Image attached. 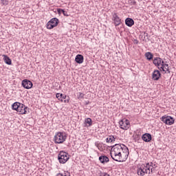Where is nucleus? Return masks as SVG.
<instances>
[{
  "mask_svg": "<svg viewBox=\"0 0 176 176\" xmlns=\"http://www.w3.org/2000/svg\"><path fill=\"white\" fill-rule=\"evenodd\" d=\"M110 155L116 162H126L129 157V148L124 144H115L111 148Z\"/></svg>",
  "mask_w": 176,
  "mask_h": 176,
  "instance_id": "f257e3e1",
  "label": "nucleus"
},
{
  "mask_svg": "<svg viewBox=\"0 0 176 176\" xmlns=\"http://www.w3.org/2000/svg\"><path fill=\"white\" fill-rule=\"evenodd\" d=\"M137 173L138 175L140 176H144L145 174H153V166L149 165V163L146 165H142L138 168Z\"/></svg>",
  "mask_w": 176,
  "mask_h": 176,
  "instance_id": "f03ea898",
  "label": "nucleus"
},
{
  "mask_svg": "<svg viewBox=\"0 0 176 176\" xmlns=\"http://www.w3.org/2000/svg\"><path fill=\"white\" fill-rule=\"evenodd\" d=\"M66 140L67 136L63 132H57L54 137L55 144H63Z\"/></svg>",
  "mask_w": 176,
  "mask_h": 176,
  "instance_id": "7ed1b4c3",
  "label": "nucleus"
},
{
  "mask_svg": "<svg viewBox=\"0 0 176 176\" xmlns=\"http://www.w3.org/2000/svg\"><path fill=\"white\" fill-rule=\"evenodd\" d=\"M58 159L59 160V162L62 164H64L68 162V160L69 159V157L68 156V154L64 151H60L58 154Z\"/></svg>",
  "mask_w": 176,
  "mask_h": 176,
  "instance_id": "20e7f679",
  "label": "nucleus"
},
{
  "mask_svg": "<svg viewBox=\"0 0 176 176\" xmlns=\"http://www.w3.org/2000/svg\"><path fill=\"white\" fill-rule=\"evenodd\" d=\"M119 125L122 130H128L130 127V122L128 120L123 119L119 122Z\"/></svg>",
  "mask_w": 176,
  "mask_h": 176,
  "instance_id": "39448f33",
  "label": "nucleus"
},
{
  "mask_svg": "<svg viewBox=\"0 0 176 176\" xmlns=\"http://www.w3.org/2000/svg\"><path fill=\"white\" fill-rule=\"evenodd\" d=\"M162 122L165 123V124L171 126V124H174V118H173L171 116H163L162 118Z\"/></svg>",
  "mask_w": 176,
  "mask_h": 176,
  "instance_id": "423d86ee",
  "label": "nucleus"
},
{
  "mask_svg": "<svg viewBox=\"0 0 176 176\" xmlns=\"http://www.w3.org/2000/svg\"><path fill=\"white\" fill-rule=\"evenodd\" d=\"M27 111H28V107H26L24 104L20 103L16 112H19L20 115H25Z\"/></svg>",
  "mask_w": 176,
  "mask_h": 176,
  "instance_id": "0eeeda50",
  "label": "nucleus"
},
{
  "mask_svg": "<svg viewBox=\"0 0 176 176\" xmlns=\"http://www.w3.org/2000/svg\"><path fill=\"white\" fill-rule=\"evenodd\" d=\"M22 86L24 89H28L32 88L33 84L30 80L25 79L22 80Z\"/></svg>",
  "mask_w": 176,
  "mask_h": 176,
  "instance_id": "6e6552de",
  "label": "nucleus"
},
{
  "mask_svg": "<svg viewBox=\"0 0 176 176\" xmlns=\"http://www.w3.org/2000/svg\"><path fill=\"white\" fill-rule=\"evenodd\" d=\"M113 20L116 26L120 25V23H122V20L118 17L116 13L113 14Z\"/></svg>",
  "mask_w": 176,
  "mask_h": 176,
  "instance_id": "1a4fd4ad",
  "label": "nucleus"
},
{
  "mask_svg": "<svg viewBox=\"0 0 176 176\" xmlns=\"http://www.w3.org/2000/svg\"><path fill=\"white\" fill-rule=\"evenodd\" d=\"M142 138L144 142H151L152 140V135L150 133H144Z\"/></svg>",
  "mask_w": 176,
  "mask_h": 176,
  "instance_id": "9d476101",
  "label": "nucleus"
},
{
  "mask_svg": "<svg viewBox=\"0 0 176 176\" xmlns=\"http://www.w3.org/2000/svg\"><path fill=\"white\" fill-rule=\"evenodd\" d=\"M160 76H161V74L159 70H155L153 72L152 78L153 80H159V79H160Z\"/></svg>",
  "mask_w": 176,
  "mask_h": 176,
  "instance_id": "9b49d317",
  "label": "nucleus"
},
{
  "mask_svg": "<svg viewBox=\"0 0 176 176\" xmlns=\"http://www.w3.org/2000/svg\"><path fill=\"white\" fill-rule=\"evenodd\" d=\"M164 72H168L170 74V69L168 68V64L164 63V61L162 62V66L160 67Z\"/></svg>",
  "mask_w": 176,
  "mask_h": 176,
  "instance_id": "f8f14e48",
  "label": "nucleus"
},
{
  "mask_svg": "<svg viewBox=\"0 0 176 176\" xmlns=\"http://www.w3.org/2000/svg\"><path fill=\"white\" fill-rule=\"evenodd\" d=\"M163 60H162L161 58H155L153 60V64L155 65H157V67H158V68H160L162 67V62Z\"/></svg>",
  "mask_w": 176,
  "mask_h": 176,
  "instance_id": "ddd939ff",
  "label": "nucleus"
},
{
  "mask_svg": "<svg viewBox=\"0 0 176 176\" xmlns=\"http://www.w3.org/2000/svg\"><path fill=\"white\" fill-rule=\"evenodd\" d=\"M83 60H85V58H83L82 54H78L75 58V61L78 64H82L83 63Z\"/></svg>",
  "mask_w": 176,
  "mask_h": 176,
  "instance_id": "4468645a",
  "label": "nucleus"
},
{
  "mask_svg": "<svg viewBox=\"0 0 176 176\" xmlns=\"http://www.w3.org/2000/svg\"><path fill=\"white\" fill-rule=\"evenodd\" d=\"M125 24L127 27H133V25H134V20L131 18H126L125 20Z\"/></svg>",
  "mask_w": 176,
  "mask_h": 176,
  "instance_id": "2eb2a0df",
  "label": "nucleus"
},
{
  "mask_svg": "<svg viewBox=\"0 0 176 176\" xmlns=\"http://www.w3.org/2000/svg\"><path fill=\"white\" fill-rule=\"evenodd\" d=\"M99 160L100 162H102L104 164L109 162V158H108V157L105 155H101L100 157H99Z\"/></svg>",
  "mask_w": 176,
  "mask_h": 176,
  "instance_id": "dca6fc26",
  "label": "nucleus"
},
{
  "mask_svg": "<svg viewBox=\"0 0 176 176\" xmlns=\"http://www.w3.org/2000/svg\"><path fill=\"white\" fill-rule=\"evenodd\" d=\"M3 60L8 65H12V60L7 55H3Z\"/></svg>",
  "mask_w": 176,
  "mask_h": 176,
  "instance_id": "f3484780",
  "label": "nucleus"
},
{
  "mask_svg": "<svg viewBox=\"0 0 176 176\" xmlns=\"http://www.w3.org/2000/svg\"><path fill=\"white\" fill-rule=\"evenodd\" d=\"M50 22L54 25V27H57V25H58V19L57 18H52Z\"/></svg>",
  "mask_w": 176,
  "mask_h": 176,
  "instance_id": "a211bd4d",
  "label": "nucleus"
},
{
  "mask_svg": "<svg viewBox=\"0 0 176 176\" xmlns=\"http://www.w3.org/2000/svg\"><path fill=\"white\" fill-rule=\"evenodd\" d=\"M113 141H115V137L111 135L109 136L108 138H107L106 139V142H107L108 144L111 143V142H113Z\"/></svg>",
  "mask_w": 176,
  "mask_h": 176,
  "instance_id": "6ab92c4d",
  "label": "nucleus"
},
{
  "mask_svg": "<svg viewBox=\"0 0 176 176\" xmlns=\"http://www.w3.org/2000/svg\"><path fill=\"white\" fill-rule=\"evenodd\" d=\"M145 56L146 57L147 60H148V61H150V60H152V58H153V54H152V53L151 52H146L145 54Z\"/></svg>",
  "mask_w": 176,
  "mask_h": 176,
  "instance_id": "aec40b11",
  "label": "nucleus"
},
{
  "mask_svg": "<svg viewBox=\"0 0 176 176\" xmlns=\"http://www.w3.org/2000/svg\"><path fill=\"white\" fill-rule=\"evenodd\" d=\"M20 105V102H16L12 104V109H14V111H18L19 109V107Z\"/></svg>",
  "mask_w": 176,
  "mask_h": 176,
  "instance_id": "412c9836",
  "label": "nucleus"
},
{
  "mask_svg": "<svg viewBox=\"0 0 176 176\" xmlns=\"http://www.w3.org/2000/svg\"><path fill=\"white\" fill-rule=\"evenodd\" d=\"M54 25L50 22V21L47 23V30H53L54 28Z\"/></svg>",
  "mask_w": 176,
  "mask_h": 176,
  "instance_id": "4be33fe9",
  "label": "nucleus"
},
{
  "mask_svg": "<svg viewBox=\"0 0 176 176\" xmlns=\"http://www.w3.org/2000/svg\"><path fill=\"white\" fill-rule=\"evenodd\" d=\"M57 12H58V13H63V14H64V16H68V14H67V12H65L64 10H63V9H60V8H58V10H57Z\"/></svg>",
  "mask_w": 176,
  "mask_h": 176,
  "instance_id": "5701e85b",
  "label": "nucleus"
},
{
  "mask_svg": "<svg viewBox=\"0 0 176 176\" xmlns=\"http://www.w3.org/2000/svg\"><path fill=\"white\" fill-rule=\"evenodd\" d=\"M85 123L89 124V126H91V124H93V122L91 121V118L85 119Z\"/></svg>",
  "mask_w": 176,
  "mask_h": 176,
  "instance_id": "b1692460",
  "label": "nucleus"
},
{
  "mask_svg": "<svg viewBox=\"0 0 176 176\" xmlns=\"http://www.w3.org/2000/svg\"><path fill=\"white\" fill-rule=\"evenodd\" d=\"M56 98L59 100V101H61V97H63V94L58 93L56 94Z\"/></svg>",
  "mask_w": 176,
  "mask_h": 176,
  "instance_id": "393cba45",
  "label": "nucleus"
},
{
  "mask_svg": "<svg viewBox=\"0 0 176 176\" xmlns=\"http://www.w3.org/2000/svg\"><path fill=\"white\" fill-rule=\"evenodd\" d=\"M2 5H8L9 1L8 0H1Z\"/></svg>",
  "mask_w": 176,
  "mask_h": 176,
  "instance_id": "a878e982",
  "label": "nucleus"
},
{
  "mask_svg": "<svg viewBox=\"0 0 176 176\" xmlns=\"http://www.w3.org/2000/svg\"><path fill=\"white\" fill-rule=\"evenodd\" d=\"M95 146H96L97 148L100 149V148H101V144H100L98 142H96Z\"/></svg>",
  "mask_w": 176,
  "mask_h": 176,
  "instance_id": "bb28decb",
  "label": "nucleus"
},
{
  "mask_svg": "<svg viewBox=\"0 0 176 176\" xmlns=\"http://www.w3.org/2000/svg\"><path fill=\"white\" fill-rule=\"evenodd\" d=\"M65 98H67V96L62 94L60 101L63 102V101H64V100H65Z\"/></svg>",
  "mask_w": 176,
  "mask_h": 176,
  "instance_id": "cd10ccee",
  "label": "nucleus"
},
{
  "mask_svg": "<svg viewBox=\"0 0 176 176\" xmlns=\"http://www.w3.org/2000/svg\"><path fill=\"white\" fill-rule=\"evenodd\" d=\"M152 164H153V163L151 162L150 166H153V171H155V168H156V164H154V165H152Z\"/></svg>",
  "mask_w": 176,
  "mask_h": 176,
  "instance_id": "c85d7f7f",
  "label": "nucleus"
},
{
  "mask_svg": "<svg viewBox=\"0 0 176 176\" xmlns=\"http://www.w3.org/2000/svg\"><path fill=\"white\" fill-rule=\"evenodd\" d=\"M83 97H85V94L82 93H79V98H83Z\"/></svg>",
  "mask_w": 176,
  "mask_h": 176,
  "instance_id": "c756f323",
  "label": "nucleus"
},
{
  "mask_svg": "<svg viewBox=\"0 0 176 176\" xmlns=\"http://www.w3.org/2000/svg\"><path fill=\"white\" fill-rule=\"evenodd\" d=\"M63 176H71V175L69 174V173L67 172L65 173V175Z\"/></svg>",
  "mask_w": 176,
  "mask_h": 176,
  "instance_id": "7c9ffc66",
  "label": "nucleus"
},
{
  "mask_svg": "<svg viewBox=\"0 0 176 176\" xmlns=\"http://www.w3.org/2000/svg\"><path fill=\"white\" fill-rule=\"evenodd\" d=\"M103 176H111V175H109V174H108L107 173H104Z\"/></svg>",
  "mask_w": 176,
  "mask_h": 176,
  "instance_id": "2f4dec72",
  "label": "nucleus"
},
{
  "mask_svg": "<svg viewBox=\"0 0 176 176\" xmlns=\"http://www.w3.org/2000/svg\"><path fill=\"white\" fill-rule=\"evenodd\" d=\"M144 36H146V38H148V33L144 32Z\"/></svg>",
  "mask_w": 176,
  "mask_h": 176,
  "instance_id": "473e14b6",
  "label": "nucleus"
},
{
  "mask_svg": "<svg viewBox=\"0 0 176 176\" xmlns=\"http://www.w3.org/2000/svg\"><path fill=\"white\" fill-rule=\"evenodd\" d=\"M136 4H137V2L135 1H133V5H136Z\"/></svg>",
  "mask_w": 176,
  "mask_h": 176,
  "instance_id": "72a5a7b5",
  "label": "nucleus"
},
{
  "mask_svg": "<svg viewBox=\"0 0 176 176\" xmlns=\"http://www.w3.org/2000/svg\"><path fill=\"white\" fill-rule=\"evenodd\" d=\"M56 176H64V175H63V174L61 173H58Z\"/></svg>",
  "mask_w": 176,
  "mask_h": 176,
  "instance_id": "f704fd0d",
  "label": "nucleus"
},
{
  "mask_svg": "<svg viewBox=\"0 0 176 176\" xmlns=\"http://www.w3.org/2000/svg\"><path fill=\"white\" fill-rule=\"evenodd\" d=\"M69 102V100H64V102Z\"/></svg>",
  "mask_w": 176,
  "mask_h": 176,
  "instance_id": "c9c22d12",
  "label": "nucleus"
}]
</instances>
